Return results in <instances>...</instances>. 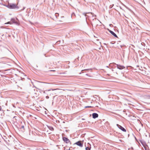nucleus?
<instances>
[{"label": "nucleus", "instance_id": "f257e3e1", "mask_svg": "<svg viewBox=\"0 0 150 150\" xmlns=\"http://www.w3.org/2000/svg\"><path fill=\"white\" fill-rule=\"evenodd\" d=\"M18 19L16 18V19L14 18H12L11 19V22L10 21L8 22L5 23V24H11L13 23H15L16 24H18V23L17 21H16V20H17Z\"/></svg>", "mask_w": 150, "mask_h": 150}, {"label": "nucleus", "instance_id": "f03ea898", "mask_svg": "<svg viewBox=\"0 0 150 150\" xmlns=\"http://www.w3.org/2000/svg\"><path fill=\"white\" fill-rule=\"evenodd\" d=\"M7 6L9 8H16L17 5L14 4H9Z\"/></svg>", "mask_w": 150, "mask_h": 150}, {"label": "nucleus", "instance_id": "7ed1b4c3", "mask_svg": "<svg viewBox=\"0 0 150 150\" xmlns=\"http://www.w3.org/2000/svg\"><path fill=\"white\" fill-rule=\"evenodd\" d=\"M113 64L116 65V67H117V68L119 69H122L125 68V67L123 66H122L120 64H117L115 63H113Z\"/></svg>", "mask_w": 150, "mask_h": 150}, {"label": "nucleus", "instance_id": "20e7f679", "mask_svg": "<svg viewBox=\"0 0 150 150\" xmlns=\"http://www.w3.org/2000/svg\"><path fill=\"white\" fill-rule=\"evenodd\" d=\"M74 144H76L81 147L83 146V143H82L80 141L76 142Z\"/></svg>", "mask_w": 150, "mask_h": 150}, {"label": "nucleus", "instance_id": "39448f33", "mask_svg": "<svg viewBox=\"0 0 150 150\" xmlns=\"http://www.w3.org/2000/svg\"><path fill=\"white\" fill-rule=\"evenodd\" d=\"M62 139L67 144L70 142L69 140L67 138L64 137L62 138Z\"/></svg>", "mask_w": 150, "mask_h": 150}, {"label": "nucleus", "instance_id": "423d86ee", "mask_svg": "<svg viewBox=\"0 0 150 150\" xmlns=\"http://www.w3.org/2000/svg\"><path fill=\"white\" fill-rule=\"evenodd\" d=\"M117 126L122 131L125 132H126V129L121 125L118 124H117Z\"/></svg>", "mask_w": 150, "mask_h": 150}, {"label": "nucleus", "instance_id": "0eeeda50", "mask_svg": "<svg viewBox=\"0 0 150 150\" xmlns=\"http://www.w3.org/2000/svg\"><path fill=\"white\" fill-rule=\"evenodd\" d=\"M44 83L41 82H39L38 85V87L40 88H42L43 87V83Z\"/></svg>", "mask_w": 150, "mask_h": 150}, {"label": "nucleus", "instance_id": "6e6552de", "mask_svg": "<svg viewBox=\"0 0 150 150\" xmlns=\"http://www.w3.org/2000/svg\"><path fill=\"white\" fill-rule=\"evenodd\" d=\"M98 114H97L96 113H93L92 114L93 117V118H94V119L98 117Z\"/></svg>", "mask_w": 150, "mask_h": 150}, {"label": "nucleus", "instance_id": "1a4fd4ad", "mask_svg": "<svg viewBox=\"0 0 150 150\" xmlns=\"http://www.w3.org/2000/svg\"><path fill=\"white\" fill-rule=\"evenodd\" d=\"M110 32L111 33V34H112V35H113L114 36H115V37H117V35L112 31L109 30Z\"/></svg>", "mask_w": 150, "mask_h": 150}, {"label": "nucleus", "instance_id": "9d476101", "mask_svg": "<svg viewBox=\"0 0 150 150\" xmlns=\"http://www.w3.org/2000/svg\"><path fill=\"white\" fill-rule=\"evenodd\" d=\"M146 98L147 99H150V95H148L146 96Z\"/></svg>", "mask_w": 150, "mask_h": 150}, {"label": "nucleus", "instance_id": "9b49d317", "mask_svg": "<svg viewBox=\"0 0 150 150\" xmlns=\"http://www.w3.org/2000/svg\"><path fill=\"white\" fill-rule=\"evenodd\" d=\"M55 16L57 18V17L59 16V14L58 13H56L55 14Z\"/></svg>", "mask_w": 150, "mask_h": 150}, {"label": "nucleus", "instance_id": "f8f14e48", "mask_svg": "<svg viewBox=\"0 0 150 150\" xmlns=\"http://www.w3.org/2000/svg\"><path fill=\"white\" fill-rule=\"evenodd\" d=\"M83 13V15H84L86 17L87 15H86V14L87 13Z\"/></svg>", "mask_w": 150, "mask_h": 150}, {"label": "nucleus", "instance_id": "ddd939ff", "mask_svg": "<svg viewBox=\"0 0 150 150\" xmlns=\"http://www.w3.org/2000/svg\"><path fill=\"white\" fill-rule=\"evenodd\" d=\"M86 150H90V148L89 147H87L86 148Z\"/></svg>", "mask_w": 150, "mask_h": 150}, {"label": "nucleus", "instance_id": "4468645a", "mask_svg": "<svg viewBox=\"0 0 150 150\" xmlns=\"http://www.w3.org/2000/svg\"><path fill=\"white\" fill-rule=\"evenodd\" d=\"M21 128L23 129H24V125H21Z\"/></svg>", "mask_w": 150, "mask_h": 150}, {"label": "nucleus", "instance_id": "2eb2a0df", "mask_svg": "<svg viewBox=\"0 0 150 150\" xmlns=\"http://www.w3.org/2000/svg\"><path fill=\"white\" fill-rule=\"evenodd\" d=\"M46 99H48L49 98V97L48 96H46Z\"/></svg>", "mask_w": 150, "mask_h": 150}, {"label": "nucleus", "instance_id": "dca6fc26", "mask_svg": "<svg viewBox=\"0 0 150 150\" xmlns=\"http://www.w3.org/2000/svg\"><path fill=\"white\" fill-rule=\"evenodd\" d=\"M50 129L52 130H54V129L53 127H51V129Z\"/></svg>", "mask_w": 150, "mask_h": 150}, {"label": "nucleus", "instance_id": "f3484780", "mask_svg": "<svg viewBox=\"0 0 150 150\" xmlns=\"http://www.w3.org/2000/svg\"><path fill=\"white\" fill-rule=\"evenodd\" d=\"M49 90H48V91H44L43 93H46V92L47 91H49Z\"/></svg>", "mask_w": 150, "mask_h": 150}, {"label": "nucleus", "instance_id": "a211bd4d", "mask_svg": "<svg viewBox=\"0 0 150 150\" xmlns=\"http://www.w3.org/2000/svg\"><path fill=\"white\" fill-rule=\"evenodd\" d=\"M2 110V108L1 106H0V111Z\"/></svg>", "mask_w": 150, "mask_h": 150}, {"label": "nucleus", "instance_id": "6ab92c4d", "mask_svg": "<svg viewBox=\"0 0 150 150\" xmlns=\"http://www.w3.org/2000/svg\"><path fill=\"white\" fill-rule=\"evenodd\" d=\"M91 107V106H86L85 107L86 108H89V107Z\"/></svg>", "mask_w": 150, "mask_h": 150}, {"label": "nucleus", "instance_id": "aec40b11", "mask_svg": "<svg viewBox=\"0 0 150 150\" xmlns=\"http://www.w3.org/2000/svg\"><path fill=\"white\" fill-rule=\"evenodd\" d=\"M110 66H112V64H110Z\"/></svg>", "mask_w": 150, "mask_h": 150}, {"label": "nucleus", "instance_id": "412c9836", "mask_svg": "<svg viewBox=\"0 0 150 150\" xmlns=\"http://www.w3.org/2000/svg\"><path fill=\"white\" fill-rule=\"evenodd\" d=\"M86 75L88 76V74H86Z\"/></svg>", "mask_w": 150, "mask_h": 150}, {"label": "nucleus", "instance_id": "4be33fe9", "mask_svg": "<svg viewBox=\"0 0 150 150\" xmlns=\"http://www.w3.org/2000/svg\"><path fill=\"white\" fill-rule=\"evenodd\" d=\"M62 74L63 73H59V74ZM63 74H64V73H63Z\"/></svg>", "mask_w": 150, "mask_h": 150}, {"label": "nucleus", "instance_id": "5701e85b", "mask_svg": "<svg viewBox=\"0 0 150 150\" xmlns=\"http://www.w3.org/2000/svg\"><path fill=\"white\" fill-rule=\"evenodd\" d=\"M70 150V149H69L68 150Z\"/></svg>", "mask_w": 150, "mask_h": 150}]
</instances>
